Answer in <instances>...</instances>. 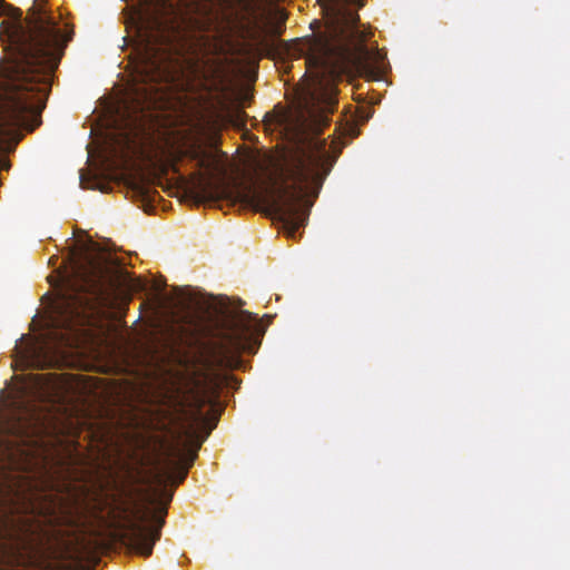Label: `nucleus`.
Returning <instances> with one entry per match:
<instances>
[{"mask_svg":"<svg viewBox=\"0 0 570 570\" xmlns=\"http://www.w3.org/2000/svg\"><path fill=\"white\" fill-rule=\"evenodd\" d=\"M266 130L275 127L291 141L285 174L294 187L276 189V177L268 176L264 190L249 185L215 183L203 173H194L186 191L198 203L229 199L267 205L283 224L287 238L295 239L305 225L309 208L321 187V82H307L295 89L288 106L277 104L263 119Z\"/></svg>","mask_w":570,"mask_h":570,"instance_id":"1","label":"nucleus"},{"mask_svg":"<svg viewBox=\"0 0 570 570\" xmlns=\"http://www.w3.org/2000/svg\"><path fill=\"white\" fill-rule=\"evenodd\" d=\"M71 274L65 279V291L50 321L49 343L28 341V350L13 356H118L101 354L107 345V322L114 312L122 313L129 298L120 294L110 278L109 265L120 264L115 257H95L72 252Z\"/></svg>","mask_w":570,"mask_h":570,"instance_id":"2","label":"nucleus"},{"mask_svg":"<svg viewBox=\"0 0 570 570\" xmlns=\"http://www.w3.org/2000/svg\"><path fill=\"white\" fill-rule=\"evenodd\" d=\"M269 315L220 306L159 327L148 337V354L121 356H254L271 322Z\"/></svg>","mask_w":570,"mask_h":570,"instance_id":"3","label":"nucleus"},{"mask_svg":"<svg viewBox=\"0 0 570 570\" xmlns=\"http://www.w3.org/2000/svg\"><path fill=\"white\" fill-rule=\"evenodd\" d=\"M364 4L365 0H323V130L338 104L336 82L356 53H368L364 43L372 33L358 29V10Z\"/></svg>","mask_w":570,"mask_h":570,"instance_id":"4","label":"nucleus"},{"mask_svg":"<svg viewBox=\"0 0 570 570\" xmlns=\"http://www.w3.org/2000/svg\"><path fill=\"white\" fill-rule=\"evenodd\" d=\"M174 6L156 0L154 8L139 18V57L130 88L127 109L130 114H144L159 94L158 86L171 78L174 63L170 17Z\"/></svg>","mask_w":570,"mask_h":570,"instance_id":"5","label":"nucleus"},{"mask_svg":"<svg viewBox=\"0 0 570 570\" xmlns=\"http://www.w3.org/2000/svg\"><path fill=\"white\" fill-rule=\"evenodd\" d=\"M190 465L188 463L187 468L179 469L176 484L184 481ZM176 466V462L170 460L166 468L155 474L156 488L154 493L147 498L146 503H121L114 511V523L121 538L136 553L142 557L151 554L155 542L160 538V529L165 523L164 517L167 513V508L166 504L157 508H153V505L165 495L166 502L171 500L173 494L166 493L165 488L167 482H175L171 469Z\"/></svg>","mask_w":570,"mask_h":570,"instance_id":"6","label":"nucleus"},{"mask_svg":"<svg viewBox=\"0 0 570 570\" xmlns=\"http://www.w3.org/2000/svg\"><path fill=\"white\" fill-rule=\"evenodd\" d=\"M313 35L291 41H278V53L284 60L304 59L307 70L315 72L321 70V21L311 23Z\"/></svg>","mask_w":570,"mask_h":570,"instance_id":"7","label":"nucleus"},{"mask_svg":"<svg viewBox=\"0 0 570 570\" xmlns=\"http://www.w3.org/2000/svg\"><path fill=\"white\" fill-rule=\"evenodd\" d=\"M350 128L343 127L342 124H340L334 134L333 139L331 144H326V139L323 138V181L325 180L326 176L330 174L331 168L336 163L337 158L340 157L343 148L346 146V141L344 140L347 131Z\"/></svg>","mask_w":570,"mask_h":570,"instance_id":"8","label":"nucleus"},{"mask_svg":"<svg viewBox=\"0 0 570 570\" xmlns=\"http://www.w3.org/2000/svg\"><path fill=\"white\" fill-rule=\"evenodd\" d=\"M171 292L174 298L177 301V306L188 312L191 309L200 308L203 306L210 307L213 301L215 299L213 295H209L208 299H205L203 296L195 293L189 286H174Z\"/></svg>","mask_w":570,"mask_h":570,"instance_id":"9","label":"nucleus"},{"mask_svg":"<svg viewBox=\"0 0 570 570\" xmlns=\"http://www.w3.org/2000/svg\"><path fill=\"white\" fill-rule=\"evenodd\" d=\"M14 362L11 363V367L14 370L24 367H41L46 365L53 364V361H59L60 358H13Z\"/></svg>","mask_w":570,"mask_h":570,"instance_id":"10","label":"nucleus"},{"mask_svg":"<svg viewBox=\"0 0 570 570\" xmlns=\"http://www.w3.org/2000/svg\"><path fill=\"white\" fill-rule=\"evenodd\" d=\"M23 381L22 390L28 389H42L47 385V379L42 374L29 373L27 376L21 377Z\"/></svg>","mask_w":570,"mask_h":570,"instance_id":"11","label":"nucleus"},{"mask_svg":"<svg viewBox=\"0 0 570 570\" xmlns=\"http://www.w3.org/2000/svg\"><path fill=\"white\" fill-rule=\"evenodd\" d=\"M199 361H202V366L204 368H207L209 370V367L213 365L212 362L209 361H213L214 358H198ZM219 361H227V365L229 366H239L243 358H238V357H235V358H218Z\"/></svg>","mask_w":570,"mask_h":570,"instance_id":"12","label":"nucleus"},{"mask_svg":"<svg viewBox=\"0 0 570 570\" xmlns=\"http://www.w3.org/2000/svg\"><path fill=\"white\" fill-rule=\"evenodd\" d=\"M207 435H209V431L206 432V435H204V438L199 441H197L195 448L193 449V451H190V455H189V464H193V462L195 461L196 456H197V451L198 449L200 448V444L202 442L204 441V439H207Z\"/></svg>","mask_w":570,"mask_h":570,"instance_id":"13","label":"nucleus"},{"mask_svg":"<svg viewBox=\"0 0 570 570\" xmlns=\"http://www.w3.org/2000/svg\"><path fill=\"white\" fill-rule=\"evenodd\" d=\"M207 435H209V431L206 432V435H204V438L199 441H197L195 448L193 449V451H190V455H189V464H193V462L195 461L196 456H197V451L198 449L200 448V444L202 442L204 441V439H207Z\"/></svg>","mask_w":570,"mask_h":570,"instance_id":"14","label":"nucleus"},{"mask_svg":"<svg viewBox=\"0 0 570 570\" xmlns=\"http://www.w3.org/2000/svg\"><path fill=\"white\" fill-rule=\"evenodd\" d=\"M184 434L186 436V442L184 443V450L187 448L188 442L194 441L196 439V432L193 430V428H186L184 431Z\"/></svg>","mask_w":570,"mask_h":570,"instance_id":"15","label":"nucleus"},{"mask_svg":"<svg viewBox=\"0 0 570 570\" xmlns=\"http://www.w3.org/2000/svg\"><path fill=\"white\" fill-rule=\"evenodd\" d=\"M208 376H209L208 379H209L214 384H220V383H226V384H228V382H227V379H228V377H227V375H223V376H220V375H216V374H213V375H212V374H208Z\"/></svg>","mask_w":570,"mask_h":570,"instance_id":"16","label":"nucleus"},{"mask_svg":"<svg viewBox=\"0 0 570 570\" xmlns=\"http://www.w3.org/2000/svg\"><path fill=\"white\" fill-rule=\"evenodd\" d=\"M139 193L141 194L142 197L145 198H150L151 197V194H157V191L153 190L150 187L148 186H140L139 187Z\"/></svg>","mask_w":570,"mask_h":570,"instance_id":"17","label":"nucleus"},{"mask_svg":"<svg viewBox=\"0 0 570 570\" xmlns=\"http://www.w3.org/2000/svg\"><path fill=\"white\" fill-rule=\"evenodd\" d=\"M119 274H120V276H121L125 281H127V278H128V282H132V281H134V279H132V275H131V274H129V273H128L127 271H125V269H121V268H120V269H119Z\"/></svg>","mask_w":570,"mask_h":570,"instance_id":"18","label":"nucleus"},{"mask_svg":"<svg viewBox=\"0 0 570 570\" xmlns=\"http://www.w3.org/2000/svg\"><path fill=\"white\" fill-rule=\"evenodd\" d=\"M188 156H189L191 159H198V157H199V153H198L197 150L193 149V150H189V151H188Z\"/></svg>","mask_w":570,"mask_h":570,"instance_id":"19","label":"nucleus"},{"mask_svg":"<svg viewBox=\"0 0 570 570\" xmlns=\"http://www.w3.org/2000/svg\"><path fill=\"white\" fill-rule=\"evenodd\" d=\"M8 4L3 1V0H0V16L3 13V9L4 7H7Z\"/></svg>","mask_w":570,"mask_h":570,"instance_id":"20","label":"nucleus"},{"mask_svg":"<svg viewBox=\"0 0 570 570\" xmlns=\"http://www.w3.org/2000/svg\"><path fill=\"white\" fill-rule=\"evenodd\" d=\"M173 453L170 455H178V456H181V450H171Z\"/></svg>","mask_w":570,"mask_h":570,"instance_id":"21","label":"nucleus"},{"mask_svg":"<svg viewBox=\"0 0 570 570\" xmlns=\"http://www.w3.org/2000/svg\"><path fill=\"white\" fill-rule=\"evenodd\" d=\"M198 167H199V168H204V167H205V161H204V160H200V161L198 163Z\"/></svg>","mask_w":570,"mask_h":570,"instance_id":"22","label":"nucleus"},{"mask_svg":"<svg viewBox=\"0 0 570 570\" xmlns=\"http://www.w3.org/2000/svg\"><path fill=\"white\" fill-rule=\"evenodd\" d=\"M316 3L321 6V0H316Z\"/></svg>","mask_w":570,"mask_h":570,"instance_id":"23","label":"nucleus"}]
</instances>
